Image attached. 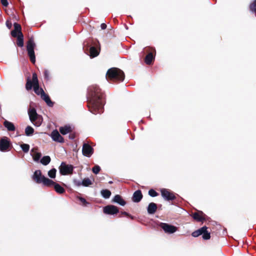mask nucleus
Returning a JSON list of instances; mask_svg holds the SVG:
<instances>
[{
  "label": "nucleus",
  "mask_w": 256,
  "mask_h": 256,
  "mask_svg": "<svg viewBox=\"0 0 256 256\" xmlns=\"http://www.w3.org/2000/svg\"><path fill=\"white\" fill-rule=\"evenodd\" d=\"M4 125L8 131L15 130L16 128L14 124L10 122L5 120L4 122Z\"/></svg>",
  "instance_id": "393cba45"
},
{
  "label": "nucleus",
  "mask_w": 256,
  "mask_h": 256,
  "mask_svg": "<svg viewBox=\"0 0 256 256\" xmlns=\"http://www.w3.org/2000/svg\"><path fill=\"white\" fill-rule=\"evenodd\" d=\"M10 142L6 137H4L0 140V150L6 152L10 150Z\"/></svg>",
  "instance_id": "9d476101"
},
{
  "label": "nucleus",
  "mask_w": 256,
  "mask_h": 256,
  "mask_svg": "<svg viewBox=\"0 0 256 256\" xmlns=\"http://www.w3.org/2000/svg\"><path fill=\"white\" fill-rule=\"evenodd\" d=\"M143 195L140 190L135 191L132 197V200L134 202H139L142 198Z\"/></svg>",
  "instance_id": "dca6fc26"
},
{
  "label": "nucleus",
  "mask_w": 256,
  "mask_h": 256,
  "mask_svg": "<svg viewBox=\"0 0 256 256\" xmlns=\"http://www.w3.org/2000/svg\"><path fill=\"white\" fill-rule=\"evenodd\" d=\"M20 147L24 152H28L29 151L30 146L28 144H22L20 145Z\"/></svg>",
  "instance_id": "f704fd0d"
},
{
  "label": "nucleus",
  "mask_w": 256,
  "mask_h": 256,
  "mask_svg": "<svg viewBox=\"0 0 256 256\" xmlns=\"http://www.w3.org/2000/svg\"><path fill=\"white\" fill-rule=\"evenodd\" d=\"M92 184V182L88 178H85L82 181V185L84 186H88Z\"/></svg>",
  "instance_id": "7c9ffc66"
},
{
  "label": "nucleus",
  "mask_w": 256,
  "mask_h": 256,
  "mask_svg": "<svg viewBox=\"0 0 256 256\" xmlns=\"http://www.w3.org/2000/svg\"><path fill=\"white\" fill-rule=\"evenodd\" d=\"M14 30L11 32V35L14 38H16V44L19 47H22L24 44V35L22 32L21 26L16 22L14 24Z\"/></svg>",
  "instance_id": "f03ea898"
},
{
  "label": "nucleus",
  "mask_w": 256,
  "mask_h": 256,
  "mask_svg": "<svg viewBox=\"0 0 256 256\" xmlns=\"http://www.w3.org/2000/svg\"><path fill=\"white\" fill-rule=\"evenodd\" d=\"M157 208L158 206L156 204L150 202L147 208L148 212L149 214H154L156 212Z\"/></svg>",
  "instance_id": "6ab92c4d"
},
{
  "label": "nucleus",
  "mask_w": 256,
  "mask_h": 256,
  "mask_svg": "<svg viewBox=\"0 0 256 256\" xmlns=\"http://www.w3.org/2000/svg\"><path fill=\"white\" fill-rule=\"evenodd\" d=\"M100 54V50H98L94 46H90V56L92 58L98 56Z\"/></svg>",
  "instance_id": "5701e85b"
},
{
  "label": "nucleus",
  "mask_w": 256,
  "mask_h": 256,
  "mask_svg": "<svg viewBox=\"0 0 256 256\" xmlns=\"http://www.w3.org/2000/svg\"><path fill=\"white\" fill-rule=\"evenodd\" d=\"M28 114L31 122L36 126H40L42 122V117L38 114L36 110L32 108L28 110Z\"/></svg>",
  "instance_id": "39448f33"
},
{
  "label": "nucleus",
  "mask_w": 256,
  "mask_h": 256,
  "mask_svg": "<svg viewBox=\"0 0 256 256\" xmlns=\"http://www.w3.org/2000/svg\"><path fill=\"white\" fill-rule=\"evenodd\" d=\"M26 80H38L36 74L35 72L33 73L32 78V80L30 79V76H28Z\"/></svg>",
  "instance_id": "a19ab883"
},
{
  "label": "nucleus",
  "mask_w": 256,
  "mask_h": 256,
  "mask_svg": "<svg viewBox=\"0 0 256 256\" xmlns=\"http://www.w3.org/2000/svg\"><path fill=\"white\" fill-rule=\"evenodd\" d=\"M104 94L96 84L89 86L87 90V106L94 114L102 112Z\"/></svg>",
  "instance_id": "f257e3e1"
},
{
  "label": "nucleus",
  "mask_w": 256,
  "mask_h": 256,
  "mask_svg": "<svg viewBox=\"0 0 256 256\" xmlns=\"http://www.w3.org/2000/svg\"><path fill=\"white\" fill-rule=\"evenodd\" d=\"M94 148L88 144L84 143L82 146V153L86 157H90L94 154Z\"/></svg>",
  "instance_id": "ddd939ff"
},
{
  "label": "nucleus",
  "mask_w": 256,
  "mask_h": 256,
  "mask_svg": "<svg viewBox=\"0 0 256 256\" xmlns=\"http://www.w3.org/2000/svg\"><path fill=\"white\" fill-rule=\"evenodd\" d=\"M6 26L8 27V29H10L12 28V24L10 21L6 20Z\"/></svg>",
  "instance_id": "c03bdc74"
},
{
  "label": "nucleus",
  "mask_w": 256,
  "mask_h": 256,
  "mask_svg": "<svg viewBox=\"0 0 256 256\" xmlns=\"http://www.w3.org/2000/svg\"><path fill=\"white\" fill-rule=\"evenodd\" d=\"M32 151V152H34V149L33 148Z\"/></svg>",
  "instance_id": "de8ad7c7"
},
{
  "label": "nucleus",
  "mask_w": 256,
  "mask_h": 256,
  "mask_svg": "<svg viewBox=\"0 0 256 256\" xmlns=\"http://www.w3.org/2000/svg\"><path fill=\"white\" fill-rule=\"evenodd\" d=\"M250 10L252 12H256V0H254L250 5Z\"/></svg>",
  "instance_id": "72a5a7b5"
},
{
  "label": "nucleus",
  "mask_w": 256,
  "mask_h": 256,
  "mask_svg": "<svg viewBox=\"0 0 256 256\" xmlns=\"http://www.w3.org/2000/svg\"><path fill=\"white\" fill-rule=\"evenodd\" d=\"M112 201L122 206H124L126 204V201L119 194L116 195L113 198Z\"/></svg>",
  "instance_id": "aec40b11"
},
{
  "label": "nucleus",
  "mask_w": 256,
  "mask_h": 256,
  "mask_svg": "<svg viewBox=\"0 0 256 256\" xmlns=\"http://www.w3.org/2000/svg\"><path fill=\"white\" fill-rule=\"evenodd\" d=\"M191 216L198 222H203L206 220V216L200 210H198L196 212L192 213Z\"/></svg>",
  "instance_id": "9b49d317"
},
{
  "label": "nucleus",
  "mask_w": 256,
  "mask_h": 256,
  "mask_svg": "<svg viewBox=\"0 0 256 256\" xmlns=\"http://www.w3.org/2000/svg\"><path fill=\"white\" fill-rule=\"evenodd\" d=\"M59 130L62 134L65 135L68 133L72 132V128L70 126L66 125L64 126L60 127Z\"/></svg>",
  "instance_id": "412c9836"
},
{
  "label": "nucleus",
  "mask_w": 256,
  "mask_h": 256,
  "mask_svg": "<svg viewBox=\"0 0 256 256\" xmlns=\"http://www.w3.org/2000/svg\"><path fill=\"white\" fill-rule=\"evenodd\" d=\"M103 212L105 214L113 215L119 212L118 208L114 205H108L104 208Z\"/></svg>",
  "instance_id": "f8f14e48"
},
{
  "label": "nucleus",
  "mask_w": 256,
  "mask_h": 256,
  "mask_svg": "<svg viewBox=\"0 0 256 256\" xmlns=\"http://www.w3.org/2000/svg\"><path fill=\"white\" fill-rule=\"evenodd\" d=\"M208 230V229H206L204 230L202 236V238L204 240H208L210 238V233Z\"/></svg>",
  "instance_id": "c85d7f7f"
},
{
  "label": "nucleus",
  "mask_w": 256,
  "mask_h": 256,
  "mask_svg": "<svg viewBox=\"0 0 256 256\" xmlns=\"http://www.w3.org/2000/svg\"><path fill=\"white\" fill-rule=\"evenodd\" d=\"M159 226L163 229L166 233L173 234L177 231L178 228L167 223L160 222Z\"/></svg>",
  "instance_id": "1a4fd4ad"
},
{
  "label": "nucleus",
  "mask_w": 256,
  "mask_h": 256,
  "mask_svg": "<svg viewBox=\"0 0 256 256\" xmlns=\"http://www.w3.org/2000/svg\"><path fill=\"white\" fill-rule=\"evenodd\" d=\"M46 186H48V187L54 186V190L56 191V192L58 194H64L65 192V190L64 188H63L59 184L55 182L53 180H52V184H50L49 185H47Z\"/></svg>",
  "instance_id": "2eb2a0df"
},
{
  "label": "nucleus",
  "mask_w": 256,
  "mask_h": 256,
  "mask_svg": "<svg viewBox=\"0 0 256 256\" xmlns=\"http://www.w3.org/2000/svg\"><path fill=\"white\" fill-rule=\"evenodd\" d=\"M160 192L162 196L166 200H172L176 198L174 193L168 189L162 188Z\"/></svg>",
  "instance_id": "6e6552de"
},
{
  "label": "nucleus",
  "mask_w": 256,
  "mask_h": 256,
  "mask_svg": "<svg viewBox=\"0 0 256 256\" xmlns=\"http://www.w3.org/2000/svg\"><path fill=\"white\" fill-rule=\"evenodd\" d=\"M34 132V128L30 126H27L25 129V134L27 136L32 135Z\"/></svg>",
  "instance_id": "bb28decb"
},
{
  "label": "nucleus",
  "mask_w": 256,
  "mask_h": 256,
  "mask_svg": "<svg viewBox=\"0 0 256 256\" xmlns=\"http://www.w3.org/2000/svg\"><path fill=\"white\" fill-rule=\"evenodd\" d=\"M41 98L43 100L45 101V102L48 106L50 107L53 106L54 102L51 100L50 96L45 94L44 91H42V93L41 94Z\"/></svg>",
  "instance_id": "f3484780"
},
{
  "label": "nucleus",
  "mask_w": 256,
  "mask_h": 256,
  "mask_svg": "<svg viewBox=\"0 0 256 256\" xmlns=\"http://www.w3.org/2000/svg\"><path fill=\"white\" fill-rule=\"evenodd\" d=\"M100 27L102 30H104L106 28V24L104 23H102L101 24Z\"/></svg>",
  "instance_id": "49530a36"
},
{
  "label": "nucleus",
  "mask_w": 256,
  "mask_h": 256,
  "mask_svg": "<svg viewBox=\"0 0 256 256\" xmlns=\"http://www.w3.org/2000/svg\"><path fill=\"white\" fill-rule=\"evenodd\" d=\"M78 199L80 200V202L82 203L83 205L84 206H86V204H88V202H86V200L84 198H83L82 197H79Z\"/></svg>",
  "instance_id": "ea45409f"
},
{
  "label": "nucleus",
  "mask_w": 256,
  "mask_h": 256,
  "mask_svg": "<svg viewBox=\"0 0 256 256\" xmlns=\"http://www.w3.org/2000/svg\"><path fill=\"white\" fill-rule=\"evenodd\" d=\"M32 179L36 184H40L42 183V184L46 186L52 182V180H50L42 175L40 170H36L34 172L32 176Z\"/></svg>",
  "instance_id": "20e7f679"
},
{
  "label": "nucleus",
  "mask_w": 256,
  "mask_h": 256,
  "mask_svg": "<svg viewBox=\"0 0 256 256\" xmlns=\"http://www.w3.org/2000/svg\"><path fill=\"white\" fill-rule=\"evenodd\" d=\"M32 82H34V90L35 93L38 95L42 94L44 90L40 88L38 81H32Z\"/></svg>",
  "instance_id": "b1692460"
},
{
  "label": "nucleus",
  "mask_w": 256,
  "mask_h": 256,
  "mask_svg": "<svg viewBox=\"0 0 256 256\" xmlns=\"http://www.w3.org/2000/svg\"><path fill=\"white\" fill-rule=\"evenodd\" d=\"M74 182L75 184V185H76V186H80L81 185H82V182H81L80 181L78 180H74Z\"/></svg>",
  "instance_id": "79ce46f5"
},
{
  "label": "nucleus",
  "mask_w": 256,
  "mask_h": 256,
  "mask_svg": "<svg viewBox=\"0 0 256 256\" xmlns=\"http://www.w3.org/2000/svg\"><path fill=\"white\" fill-rule=\"evenodd\" d=\"M26 44V50L28 52V56L30 58V62L33 64H34L36 62V56L34 49L36 46V44L34 42V38H29Z\"/></svg>",
  "instance_id": "423d86ee"
},
{
  "label": "nucleus",
  "mask_w": 256,
  "mask_h": 256,
  "mask_svg": "<svg viewBox=\"0 0 256 256\" xmlns=\"http://www.w3.org/2000/svg\"><path fill=\"white\" fill-rule=\"evenodd\" d=\"M100 170V166L96 165L92 168V172L95 174H98Z\"/></svg>",
  "instance_id": "e433bc0d"
},
{
  "label": "nucleus",
  "mask_w": 256,
  "mask_h": 256,
  "mask_svg": "<svg viewBox=\"0 0 256 256\" xmlns=\"http://www.w3.org/2000/svg\"><path fill=\"white\" fill-rule=\"evenodd\" d=\"M122 215H124L127 217H128V218H130L132 220H134V216L130 215V214L128 213L127 212H121L119 216V217H121Z\"/></svg>",
  "instance_id": "4c0bfd02"
},
{
  "label": "nucleus",
  "mask_w": 256,
  "mask_h": 256,
  "mask_svg": "<svg viewBox=\"0 0 256 256\" xmlns=\"http://www.w3.org/2000/svg\"><path fill=\"white\" fill-rule=\"evenodd\" d=\"M59 168L62 175H68L72 174L74 167L72 165H68L62 162Z\"/></svg>",
  "instance_id": "0eeeda50"
},
{
  "label": "nucleus",
  "mask_w": 256,
  "mask_h": 256,
  "mask_svg": "<svg viewBox=\"0 0 256 256\" xmlns=\"http://www.w3.org/2000/svg\"><path fill=\"white\" fill-rule=\"evenodd\" d=\"M100 193L102 196L105 198H108L111 195L110 191L106 189L102 190Z\"/></svg>",
  "instance_id": "a878e982"
},
{
  "label": "nucleus",
  "mask_w": 256,
  "mask_h": 256,
  "mask_svg": "<svg viewBox=\"0 0 256 256\" xmlns=\"http://www.w3.org/2000/svg\"><path fill=\"white\" fill-rule=\"evenodd\" d=\"M44 78L45 79L48 80L50 78V72L47 70H44Z\"/></svg>",
  "instance_id": "58836bf2"
},
{
  "label": "nucleus",
  "mask_w": 256,
  "mask_h": 256,
  "mask_svg": "<svg viewBox=\"0 0 256 256\" xmlns=\"http://www.w3.org/2000/svg\"><path fill=\"white\" fill-rule=\"evenodd\" d=\"M51 138L54 142L64 143V138L60 134L59 132L56 130H53L50 134Z\"/></svg>",
  "instance_id": "4468645a"
},
{
  "label": "nucleus",
  "mask_w": 256,
  "mask_h": 256,
  "mask_svg": "<svg viewBox=\"0 0 256 256\" xmlns=\"http://www.w3.org/2000/svg\"><path fill=\"white\" fill-rule=\"evenodd\" d=\"M154 59L152 52L148 53L145 57L144 62L146 64L150 65L152 64Z\"/></svg>",
  "instance_id": "4be33fe9"
},
{
  "label": "nucleus",
  "mask_w": 256,
  "mask_h": 256,
  "mask_svg": "<svg viewBox=\"0 0 256 256\" xmlns=\"http://www.w3.org/2000/svg\"><path fill=\"white\" fill-rule=\"evenodd\" d=\"M76 138V135L74 133H72L70 132V134H69V138L71 140H73Z\"/></svg>",
  "instance_id": "a18cd8bd"
},
{
  "label": "nucleus",
  "mask_w": 256,
  "mask_h": 256,
  "mask_svg": "<svg viewBox=\"0 0 256 256\" xmlns=\"http://www.w3.org/2000/svg\"><path fill=\"white\" fill-rule=\"evenodd\" d=\"M106 76L108 78L116 80H124L125 75L124 72L117 68H109L106 74Z\"/></svg>",
  "instance_id": "7ed1b4c3"
},
{
  "label": "nucleus",
  "mask_w": 256,
  "mask_h": 256,
  "mask_svg": "<svg viewBox=\"0 0 256 256\" xmlns=\"http://www.w3.org/2000/svg\"><path fill=\"white\" fill-rule=\"evenodd\" d=\"M32 158L34 161H38L40 159L42 154L40 152H35L32 155Z\"/></svg>",
  "instance_id": "2f4dec72"
},
{
  "label": "nucleus",
  "mask_w": 256,
  "mask_h": 256,
  "mask_svg": "<svg viewBox=\"0 0 256 256\" xmlns=\"http://www.w3.org/2000/svg\"><path fill=\"white\" fill-rule=\"evenodd\" d=\"M34 87V82L32 81H26V88L27 90H30L32 88Z\"/></svg>",
  "instance_id": "473e14b6"
},
{
  "label": "nucleus",
  "mask_w": 256,
  "mask_h": 256,
  "mask_svg": "<svg viewBox=\"0 0 256 256\" xmlns=\"http://www.w3.org/2000/svg\"><path fill=\"white\" fill-rule=\"evenodd\" d=\"M206 229H208V228L206 226H204L200 228L193 232L192 234V236L194 237H198L200 235L202 236L204 230Z\"/></svg>",
  "instance_id": "a211bd4d"
},
{
  "label": "nucleus",
  "mask_w": 256,
  "mask_h": 256,
  "mask_svg": "<svg viewBox=\"0 0 256 256\" xmlns=\"http://www.w3.org/2000/svg\"><path fill=\"white\" fill-rule=\"evenodd\" d=\"M148 193V194L152 197H155L158 195V194L153 189L150 190Z\"/></svg>",
  "instance_id": "c9c22d12"
},
{
  "label": "nucleus",
  "mask_w": 256,
  "mask_h": 256,
  "mask_svg": "<svg viewBox=\"0 0 256 256\" xmlns=\"http://www.w3.org/2000/svg\"><path fill=\"white\" fill-rule=\"evenodd\" d=\"M50 158L49 156H44L40 160L41 163L46 166L50 162Z\"/></svg>",
  "instance_id": "cd10ccee"
},
{
  "label": "nucleus",
  "mask_w": 256,
  "mask_h": 256,
  "mask_svg": "<svg viewBox=\"0 0 256 256\" xmlns=\"http://www.w3.org/2000/svg\"><path fill=\"white\" fill-rule=\"evenodd\" d=\"M56 170L54 168H52L48 172V176L52 178H56Z\"/></svg>",
  "instance_id": "c756f323"
},
{
  "label": "nucleus",
  "mask_w": 256,
  "mask_h": 256,
  "mask_svg": "<svg viewBox=\"0 0 256 256\" xmlns=\"http://www.w3.org/2000/svg\"><path fill=\"white\" fill-rule=\"evenodd\" d=\"M1 3L5 7L8 6V0H1Z\"/></svg>",
  "instance_id": "37998d69"
}]
</instances>
